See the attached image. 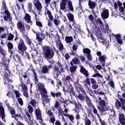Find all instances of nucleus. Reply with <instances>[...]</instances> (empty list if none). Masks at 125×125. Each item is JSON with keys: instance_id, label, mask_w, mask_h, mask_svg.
Wrapping results in <instances>:
<instances>
[{"instance_id": "1", "label": "nucleus", "mask_w": 125, "mask_h": 125, "mask_svg": "<svg viewBox=\"0 0 125 125\" xmlns=\"http://www.w3.org/2000/svg\"><path fill=\"white\" fill-rule=\"evenodd\" d=\"M43 56L45 60L49 61L50 59L53 58L54 56V52L49 46L45 45L42 47Z\"/></svg>"}, {"instance_id": "2", "label": "nucleus", "mask_w": 125, "mask_h": 125, "mask_svg": "<svg viewBox=\"0 0 125 125\" xmlns=\"http://www.w3.org/2000/svg\"><path fill=\"white\" fill-rule=\"evenodd\" d=\"M67 3L68 8L70 11H74V7H73V4L72 1L69 0H62L60 2V8L61 10H65L68 7H67Z\"/></svg>"}, {"instance_id": "3", "label": "nucleus", "mask_w": 125, "mask_h": 125, "mask_svg": "<svg viewBox=\"0 0 125 125\" xmlns=\"http://www.w3.org/2000/svg\"><path fill=\"white\" fill-rule=\"evenodd\" d=\"M59 68L61 71H63V68H62V64L59 62H58L55 64L53 67V75L55 79H57V78L59 77V75L61 74V71L59 69Z\"/></svg>"}, {"instance_id": "4", "label": "nucleus", "mask_w": 125, "mask_h": 125, "mask_svg": "<svg viewBox=\"0 0 125 125\" xmlns=\"http://www.w3.org/2000/svg\"><path fill=\"white\" fill-rule=\"evenodd\" d=\"M98 104L99 106H98V109L100 111L101 113H104V112H106V111L110 110V107L107 105V104H106V102H105V101H99L98 102Z\"/></svg>"}, {"instance_id": "5", "label": "nucleus", "mask_w": 125, "mask_h": 125, "mask_svg": "<svg viewBox=\"0 0 125 125\" xmlns=\"http://www.w3.org/2000/svg\"><path fill=\"white\" fill-rule=\"evenodd\" d=\"M80 79L78 78H77L75 79V81L74 82V83L73 84V85L74 87L75 88V89L78 93H80V92H81L83 93V94H84L85 95V91L84 89H83V86H82V84H80Z\"/></svg>"}, {"instance_id": "6", "label": "nucleus", "mask_w": 125, "mask_h": 125, "mask_svg": "<svg viewBox=\"0 0 125 125\" xmlns=\"http://www.w3.org/2000/svg\"><path fill=\"white\" fill-rule=\"evenodd\" d=\"M20 42L19 43L18 45V48L19 50V53L22 55V56H24V52L27 50V46L26 45H25V43H24V41H23V40L21 39L20 40Z\"/></svg>"}, {"instance_id": "7", "label": "nucleus", "mask_w": 125, "mask_h": 125, "mask_svg": "<svg viewBox=\"0 0 125 125\" xmlns=\"http://www.w3.org/2000/svg\"><path fill=\"white\" fill-rule=\"evenodd\" d=\"M46 114L48 115L47 118V120L49 122L50 124H52L54 125V123H55V116L54 115V113L52 112L51 109L48 110L46 112Z\"/></svg>"}, {"instance_id": "8", "label": "nucleus", "mask_w": 125, "mask_h": 125, "mask_svg": "<svg viewBox=\"0 0 125 125\" xmlns=\"http://www.w3.org/2000/svg\"><path fill=\"white\" fill-rule=\"evenodd\" d=\"M10 62V60L7 59V60L3 58L1 60V64L2 65V66L5 67V71L7 74V75H10V70L8 68V64Z\"/></svg>"}, {"instance_id": "9", "label": "nucleus", "mask_w": 125, "mask_h": 125, "mask_svg": "<svg viewBox=\"0 0 125 125\" xmlns=\"http://www.w3.org/2000/svg\"><path fill=\"white\" fill-rule=\"evenodd\" d=\"M45 15H48L49 20L47 21V25L49 27H52V23L50 21H53L54 19L53 18V16H52V14L50 10L47 9V7L46 8L45 10Z\"/></svg>"}, {"instance_id": "10", "label": "nucleus", "mask_w": 125, "mask_h": 125, "mask_svg": "<svg viewBox=\"0 0 125 125\" xmlns=\"http://www.w3.org/2000/svg\"><path fill=\"white\" fill-rule=\"evenodd\" d=\"M27 109L28 110V112H26V115L30 122V124H33V121H34V118L33 116H31V115H30V113H33L34 112V108L32 105H30V104L28 105Z\"/></svg>"}, {"instance_id": "11", "label": "nucleus", "mask_w": 125, "mask_h": 125, "mask_svg": "<svg viewBox=\"0 0 125 125\" xmlns=\"http://www.w3.org/2000/svg\"><path fill=\"white\" fill-rule=\"evenodd\" d=\"M102 53L101 51L97 52V55L99 56V61L100 63H101L102 66H105V62L106 61V59H107V57L106 55H101Z\"/></svg>"}, {"instance_id": "12", "label": "nucleus", "mask_w": 125, "mask_h": 125, "mask_svg": "<svg viewBox=\"0 0 125 125\" xmlns=\"http://www.w3.org/2000/svg\"><path fill=\"white\" fill-rule=\"evenodd\" d=\"M17 26L18 30L21 32V34H22L23 36L27 35V32L26 31V29H25L24 23H22L21 21H18L17 24Z\"/></svg>"}, {"instance_id": "13", "label": "nucleus", "mask_w": 125, "mask_h": 125, "mask_svg": "<svg viewBox=\"0 0 125 125\" xmlns=\"http://www.w3.org/2000/svg\"><path fill=\"white\" fill-rule=\"evenodd\" d=\"M34 4L38 11L39 15H41L42 10V6L41 2H40V0H34Z\"/></svg>"}, {"instance_id": "14", "label": "nucleus", "mask_w": 125, "mask_h": 125, "mask_svg": "<svg viewBox=\"0 0 125 125\" xmlns=\"http://www.w3.org/2000/svg\"><path fill=\"white\" fill-rule=\"evenodd\" d=\"M36 35V40H37L39 44L42 45V41H43L44 39H45V35L43 33H35Z\"/></svg>"}, {"instance_id": "15", "label": "nucleus", "mask_w": 125, "mask_h": 125, "mask_svg": "<svg viewBox=\"0 0 125 125\" xmlns=\"http://www.w3.org/2000/svg\"><path fill=\"white\" fill-rule=\"evenodd\" d=\"M4 14L3 16L4 21L6 22H10L11 23L12 21V18L11 17V15H10V12L8 10H4Z\"/></svg>"}, {"instance_id": "16", "label": "nucleus", "mask_w": 125, "mask_h": 125, "mask_svg": "<svg viewBox=\"0 0 125 125\" xmlns=\"http://www.w3.org/2000/svg\"><path fill=\"white\" fill-rule=\"evenodd\" d=\"M65 87L67 88L66 92H69L70 95H73V96H77V93L75 91V89H74V87L73 85L70 84L69 85H66Z\"/></svg>"}, {"instance_id": "17", "label": "nucleus", "mask_w": 125, "mask_h": 125, "mask_svg": "<svg viewBox=\"0 0 125 125\" xmlns=\"http://www.w3.org/2000/svg\"><path fill=\"white\" fill-rule=\"evenodd\" d=\"M42 102H45V103H50L51 101V96L47 95V92L46 93H42L41 94Z\"/></svg>"}, {"instance_id": "18", "label": "nucleus", "mask_w": 125, "mask_h": 125, "mask_svg": "<svg viewBox=\"0 0 125 125\" xmlns=\"http://www.w3.org/2000/svg\"><path fill=\"white\" fill-rule=\"evenodd\" d=\"M52 68V65H45L42 67V72L43 74H48L49 73V70Z\"/></svg>"}, {"instance_id": "19", "label": "nucleus", "mask_w": 125, "mask_h": 125, "mask_svg": "<svg viewBox=\"0 0 125 125\" xmlns=\"http://www.w3.org/2000/svg\"><path fill=\"white\" fill-rule=\"evenodd\" d=\"M38 86L39 90H40L41 95L42 94V93H45L47 92V90L45 88H44V85L43 83H38Z\"/></svg>"}, {"instance_id": "20", "label": "nucleus", "mask_w": 125, "mask_h": 125, "mask_svg": "<svg viewBox=\"0 0 125 125\" xmlns=\"http://www.w3.org/2000/svg\"><path fill=\"white\" fill-rule=\"evenodd\" d=\"M0 116L2 120L5 123V116H4V108L2 106V104L0 103Z\"/></svg>"}, {"instance_id": "21", "label": "nucleus", "mask_w": 125, "mask_h": 125, "mask_svg": "<svg viewBox=\"0 0 125 125\" xmlns=\"http://www.w3.org/2000/svg\"><path fill=\"white\" fill-rule=\"evenodd\" d=\"M23 38L26 42H27V43L29 46L30 47H34V44L33 42H32V40L29 38V37L27 36V35H23Z\"/></svg>"}, {"instance_id": "22", "label": "nucleus", "mask_w": 125, "mask_h": 125, "mask_svg": "<svg viewBox=\"0 0 125 125\" xmlns=\"http://www.w3.org/2000/svg\"><path fill=\"white\" fill-rule=\"evenodd\" d=\"M101 16L103 19H107V18H109V10L106 9L103 10Z\"/></svg>"}, {"instance_id": "23", "label": "nucleus", "mask_w": 125, "mask_h": 125, "mask_svg": "<svg viewBox=\"0 0 125 125\" xmlns=\"http://www.w3.org/2000/svg\"><path fill=\"white\" fill-rule=\"evenodd\" d=\"M81 70L80 72L82 74H83L84 75V77L86 78H88L89 76V74H88V71L85 69V68L83 66H80Z\"/></svg>"}, {"instance_id": "24", "label": "nucleus", "mask_w": 125, "mask_h": 125, "mask_svg": "<svg viewBox=\"0 0 125 125\" xmlns=\"http://www.w3.org/2000/svg\"><path fill=\"white\" fill-rule=\"evenodd\" d=\"M63 81L64 82V83H68V85L69 84H71V82H73V79H72V77H71L70 76L68 75L67 76H66L65 77V76H64Z\"/></svg>"}, {"instance_id": "25", "label": "nucleus", "mask_w": 125, "mask_h": 125, "mask_svg": "<svg viewBox=\"0 0 125 125\" xmlns=\"http://www.w3.org/2000/svg\"><path fill=\"white\" fill-rule=\"evenodd\" d=\"M88 6L90 9H92V10H93V9H95V7H96V2L93 1L91 0H89L88 1Z\"/></svg>"}, {"instance_id": "26", "label": "nucleus", "mask_w": 125, "mask_h": 125, "mask_svg": "<svg viewBox=\"0 0 125 125\" xmlns=\"http://www.w3.org/2000/svg\"><path fill=\"white\" fill-rule=\"evenodd\" d=\"M35 114L37 119L41 121L42 120V112L41 111V109H40V107H38V108H36L35 109Z\"/></svg>"}, {"instance_id": "27", "label": "nucleus", "mask_w": 125, "mask_h": 125, "mask_svg": "<svg viewBox=\"0 0 125 125\" xmlns=\"http://www.w3.org/2000/svg\"><path fill=\"white\" fill-rule=\"evenodd\" d=\"M113 36L115 38H116L117 41L118 42V43H119V44H121V43H123V40L122 39V36H121V34H113Z\"/></svg>"}, {"instance_id": "28", "label": "nucleus", "mask_w": 125, "mask_h": 125, "mask_svg": "<svg viewBox=\"0 0 125 125\" xmlns=\"http://www.w3.org/2000/svg\"><path fill=\"white\" fill-rule=\"evenodd\" d=\"M29 104L35 108H37V107L39 106V102L35 99L31 100L29 102Z\"/></svg>"}, {"instance_id": "29", "label": "nucleus", "mask_w": 125, "mask_h": 125, "mask_svg": "<svg viewBox=\"0 0 125 125\" xmlns=\"http://www.w3.org/2000/svg\"><path fill=\"white\" fill-rule=\"evenodd\" d=\"M57 47H58L60 51H63V50H65L64 46H63V44H62V42H61V41H57Z\"/></svg>"}, {"instance_id": "30", "label": "nucleus", "mask_w": 125, "mask_h": 125, "mask_svg": "<svg viewBox=\"0 0 125 125\" xmlns=\"http://www.w3.org/2000/svg\"><path fill=\"white\" fill-rule=\"evenodd\" d=\"M84 96H85V102H86L87 105L88 106H90V107H91V106H93L92 103H91V100L90 99H89V97L86 95V93H85V95L83 94Z\"/></svg>"}, {"instance_id": "31", "label": "nucleus", "mask_w": 125, "mask_h": 125, "mask_svg": "<svg viewBox=\"0 0 125 125\" xmlns=\"http://www.w3.org/2000/svg\"><path fill=\"white\" fill-rule=\"evenodd\" d=\"M120 124L125 122V116L124 113H120L118 116Z\"/></svg>"}, {"instance_id": "32", "label": "nucleus", "mask_w": 125, "mask_h": 125, "mask_svg": "<svg viewBox=\"0 0 125 125\" xmlns=\"http://www.w3.org/2000/svg\"><path fill=\"white\" fill-rule=\"evenodd\" d=\"M95 22L97 25L100 24V27L101 28V29H104V24H103V22H102V21L100 20L99 18H97L95 20Z\"/></svg>"}, {"instance_id": "33", "label": "nucleus", "mask_w": 125, "mask_h": 125, "mask_svg": "<svg viewBox=\"0 0 125 125\" xmlns=\"http://www.w3.org/2000/svg\"><path fill=\"white\" fill-rule=\"evenodd\" d=\"M6 106H7L11 115H12V116L15 115V109L14 108L11 107L9 104H7Z\"/></svg>"}, {"instance_id": "34", "label": "nucleus", "mask_w": 125, "mask_h": 125, "mask_svg": "<svg viewBox=\"0 0 125 125\" xmlns=\"http://www.w3.org/2000/svg\"><path fill=\"white\" fill-rule=\"evenodd\" d=\"M76 64H81L80 62V60H79L77 57H75L74 59H73L70 62V64L71 66H74V64L76 65Z\"/></svg>"}, {"instance_id": "35", "label": "nucleus", "mask_w": 125, "mask_h": 125, "mask_svg": "<svg viewBox=\"0 0 125 125\" xmlns=\"http://www.w3.org/2000/svg\"><path fill=\"white\" fill-rule=\"evenodd\" d=\"M7 46H8V51L9 53H10V54H13V52L11 50L12 48H13V44L10 42H8L7 43Z\"/></svg>"}, {"instance_id": "36", "label": "nucleus", "mask_w": 125, "mask_h": 125, "mask_svg": "<svg viewBox=\"0 0 125 125\" xmlns=\"http://www.w3.org/2000/svg\"><path fill=\"white\" fill-rule=\"evenodd\" d=\"M117 4L119 6V11L122 12V13H124V12H125V9H124V7H123V3H122L120 1H118Z\"/></svg>"}, {"instance_id": "37", "label": "nucleus", "mask_w": 125, "mask_h": 125, "mask_svg": "<svg viewBox=\"0 0 125 125\" xmlns=\"http://www.w3.org/2000/svg\"><path fill=\"white\" fill-rule=\"evenodd\" d=\"M0 53L3 56V58H5L6 55H7V53H6V50L3 49L1 46H0Z\"/></svg>"}, {"instance_id": "38", "label": "nucleus", "mask_w": 125, "mask_h": 125, "mask_svg": "<svg viewBox=\"0 0 125 125\" xmlns=\"http://www.w3.org/2000/svg\"><path fill=\"white\" fill-rule=\"evenodd\" d=\"M8 35V29H6V32H4L0 34V39H6Z\"/></svg>"}, {"instance_id": "39", "label": "nucleus", "mask_w": 125, "mask_h": 125, "mask_svg": "<svg viewBox=\"0 0 125 125\" xmlns=\"http://www.w3.org/2000/svg\"><path fill=\"white\" fill-rule=\"evenodd\" d=\"M122 103L120 102L119 100H116L115 102V107L118 110H120L121 107H122Z\"/></svg>"}, {"instance_id": "40", "label": "nucleus", "mask_w": 125, "mask_h": 125, "mask_svg": "<svg viewBox=\"0 0 125 125\" xmlns=\"http://www.w3.org/2000/svg\"><path fill=\"white\" fill-rule=\"evenodd\" d=\"M73 38L72 36H66L65 38V41L66 43H71L73 42Z\"/></svg>"}, {"instance_id": "41", "label": "nucleus", "mask_w": 125, "mask_h": 125, "mask_svg": "<svg viewBox=\"0 0 125 125\" xmlns=\"http://www.w3.org/2000/svg\"><path fill=\"white\" fill-rule=\"evenodd\" d=\"M66 15L69 21H71V22H74V15L68 13L66 14Z\"/></svg>"}, {"instance_id": "42", "label": "nucleus", "mask_w": 125, "mask_h": 125, "mask_svg": "<svg viewBox=\"0 0 125 125\" xmlns=\"http://www.w3.org/2000/svg\"><path fill=\"white\" fill-rule=\"evenodd\" d=\"M84 125H91V121H90L87 117H86L84 119Z\"/></svg>"}, {"instance_id": "43", "label": "nucleus", "mask_w": 125, "mask_h": 125, "mask_svg": "<svg viewBox=\"0 0 125 125\" xmlns=\"http://www.w3.org/2000/svg\"><path fill=\"white\" fill-rule=\"evenodd\" d=\"M24 19H25L26 22H27V23H30V22H31V16H30V15H29L28 14H25Z\"/></svg>"}, {"instance_id": "44", "label": "nucleus", "mask_w": 125, "mask_h": 125, "mask_svg": "<svg viewBox=\"0 0 125 125\" xmlns=\"http://www.w3.org/2000/svg\"><path fill=\"white\" fill-rule=\"evenodd\" d=\"M23 77L24 78V80L25 83H26L27 84H29L30 83V79L28 77V76L26 74L23 75Z\"/></svg>"}, {"instance_id": "45", "label": "nucleus", "mask_w": 125, "mask_h": 125, "mask_svg": "<svg viewBox=\"0 0 125 125\" xmlns=\"http://www.w3.org/2000/svg\"><path fill=\"white\" fill-rule=\"evenodd\" d=\"M15 56H16L18 61H16V59H15V58L14 57V56H13V59H14V61H16V62H19V63H21V58L20 57V56H19V55L18 54H16L15 55Z\"/></svg>"}, {"instance_id": "46", "label": "nucleus", "mask_w": 125, "mask_h": 125, "mask_svg": "<svg viewBox=\"0 0 125 125\" xmlns=\"http://www.w3.org/2000/svg\"><path fill=\"white\" fill-rule=\"evenodd\" d=\"M78 98L79 99V100H81V101H84V98H85V96H84L83 94H79L78 96Z\"/></svg>"}, {"instance_id": "47", "label": "nucleus", "mask_w": 125, "mask_h": 125, "mask_svg": "<svg viewBox=\"0 0 125 125\" xmlns=\"http://www.w3.org/2000/svg\"><path fill=\"white\" fill-rule=\"evenodd\" d=\"M21 87L22 92L28 90V87L25 84H21Z\"/></svg>"}, {"instance_id": "48", "label": "nucleus", "mask_w": 125, "mask_h": 125, "mask_svg": "<svg viewBox=\"0 0 125 125\" xmlns=\"http://www.w3.org/2000/svg\"><path fill=\"white\" fill-rule=\"evenodd\" d=\"M83 53H85L86 55H88L89 54H90L91 51L89 48H84L83 49Z\"/></svg>"}, {"instance_id": "49", "label": "nucleus", "mask_w": 125, "mask_h": 125, "mask_svg": "<svg viewBox=\"0 0 125 125\" xmlns=\"http://www.w3.org/2000/svg\"><path fill=\"white\" fill-rule=\"evenodd\" d=\"M33 72L34 74V81L35 82V83H39V79H38V75L37 74V73L35 72V70H34Z\"/></svg>"}, {"instance_id": "50", "label": "nucleus", "mask_w": 125, "mask_h": 125, "mask_svg": "<svg viewBox=\"0 0 125 125\" xmlns=\"http://www.w3.org/2000/svg\"><path fill=\"white\" fill-rule=\"evenodd\" d=\"M93 78H101V79H102L103 78V76L102 75L99 74V73H96L95 74L93 75L92 76Z\"/></svg>"}, {"instance_id": "51", "label": "nucleus", "mask_w": 125, "mask_h": 125, "mask_svg": "<svg viewBox=\"0 0 125 125\" xmlns=\"http://www.w3.org/2000/svg\"><path fill=\"white\" fill-rule=\"evenodd\" d=\"M14 38V35L11 33H9L7 40L8 41H13V38Z\"/></svg>"}, {"instance_id": "52", "label": "nucleus", "mask_w": 125, "mask_h": 125, "mask_svg": "<svg viewBox=\"0 0 125 125\" xmlns=\"http://www.w3.org/2000/svg\"><path fill=\"white\" fill-rule=\"evenodd\" d=\"M68 119L70 120V122H71V123H74V120H75V117H74V116L73 115H70L69 114V115H68Z\"/></svg>"}, {"instance_id": "53", "label": "nucleus", "mask_w": 125, "mask_h": 125, "mask_svg": "<svg viewBox=\"0 0 125 125\" xmlns=\"http://www.w3.org/2000/svg\"><path fill=\"white\" fill-rule=\"evenodd\" d=\"M54 23L57 27H58V26L60 25V21H59V20L55 19L54 20Z\"/></svg>"}, {"instance_id": "54", "label": "nucleus", "mask_w": 125, "mask_h": 125, "mask_svg": "<svg viewBox=\"0 0 125 125\" xmlns=\"http://www.w3.org/2000/svg\"><path fill=\"white\" fill-rule=\"evenodd\" d=\"M92 109H93V113L97 115V116L99 117V114H98V112H97V109L95 108L94 105H92Z\"/></svg>"}, {"instance_id": "55", "label": "nucleus", "mask_w": 125, "mask_h": 125, "mask_svg": "<svg viewBox=\"0 0 125 125\" xmlns=\"http://www.w3.org/2000/svg\"><path fill=\"white\" fill-rule=\"evenodd\" d=\"M36 25L39 27L40 30H42L41 28H42V24L41 22V21H36Z\"/></svg>"}, {"instance_id": "56", "label": "nucleus", "mask_w": 125, "mask_h": 125, "mask_svg": "<svg viewBox=\"0 0 125 125\" xmlns=\"http://www.w3.org/2000/svg\"><path fill=\"white\" fill-rule=\"evenodd\" d=\"M108 84L110 85V86H111V87H112V88H113V89H115V83H114V82H113L112 81H109Z\"/></svg>"}, {"instance_id": "57", "label": "nucleus", "mask_w": 125, "mask_h": 125, "mask_svg": "<svg viewBox=\"0 0 125 125\" xmlns=\"http://www.w3.org/2000/svg\"><path fill=\"white\" fill-rule=\"evenodd\" d=\"M22 92H23V96H24L25 98H27L28 99V98H29V94L28 93V90L23 91H22Z\"/></svg>"}, {"instance_id": "58", "label": "nucleus", "mask_w": 125, "mask_h": 125, "mask_svg": "<svg viewBox=\"0 0 125 125\" xmlns=\"http://www.w3.org/2000/svg\"><path fill=\"white\" fill-rule=\"evenodd\" d=\"M66 29L68 30V31H71L72 30V25L70 23H66Z\"/></svg>"}, {"instance_id": "59", "label": "nucleus", "mask_w": 125, "mask_h": 125, "mask_svg": "<svg viewBox=\"0 0 125 125\" xmlns=\"http://www.w3.org/2000/svg\"><path fill=\"white\" fill-rule=\"evenodd\" d=\"M2 9H4L5 10H7V7H6V4H5V1H3L2 2Z\"/></svg>"}, {"instance_id": "60", "label": "nucleus", "mask_w": 125, "mask_h": 125, "mask_svg": "<svg viewBox=\"0 0 125 125\" xmlns=\"http://www.w3.org/2000/svg\"><path fill=\"white\" fill-rule=\"evenodd\" d=\"M98 119L100 122L101 125H105L106 122H105V121H104V120H102V119H101V118L100 117V116H98Z\"/></svg>"}, {"instance_id": "61", "label": "nucleus", "mask_w": 125, "mask_h": 125, "mask_svg": "<svg viewBox=\"0 0 125 125\" xmlns=\"http://www.w3.org/2000/svg\"><path fill=\"white\" fill-rule=\"evenodd\" d=\"M6 96L8 97H12V98H13L14 97L13 96V93L8 91L7 92V93L6 94Z\"/></svg>"}, {"instance_id": "62", "label": "nucleus", "mask_w": 125, "mask_h": 125, "mask_svg": "<svg viewBox=\"0 0 125 125\" xmlns=\"http://www.w3.org/2000/svg\"><path fill=\"white\" fill-rule=\"evenodd\" d=\"M54 107L56 108V109H58V108H59L60 107V104H59V102L56 101L55 103L54 104Z\"/></svg>"}, {"instance_id": "63", "label": "nucleus", "mask_w": 125, "mask_h": 125, "mask_svg": "<svg viewBox=\"0 0 125 125\" xmlns=\"http://www.w3.org/2000/svg\"><path fill=\"white\" fill-rule=\"evenodd\" d=\"M17 100H18V103L20 104V105L21 106H22V105L23 104V100H22V98H19L17 99Z\"/></svg>"}, {"instance_id": "64", "label": "nucleus", "mask_w": 125, "mask_h": 125, "mask_svg": "<svg viewBox=\"0 0 125 125\" xmlns=\"http://www.w3.org/2000/svg\"><path fill=\"white\" fill-rule=\"evenodd\" d=\"M89 61H92V56H91V54H89V55H85Z\"/></svg>"}]
</instances>
